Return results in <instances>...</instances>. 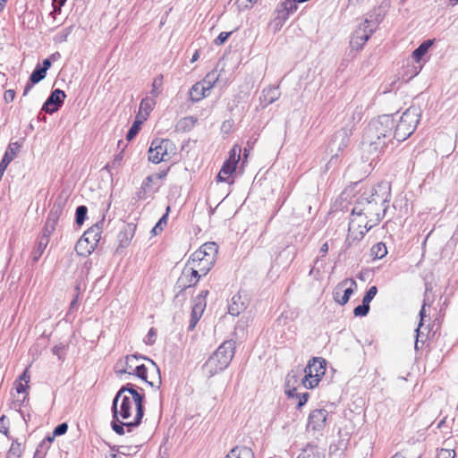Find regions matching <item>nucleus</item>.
Returning <instances> with one entry per match:
<instances>
[{"label":"nucleus","instance_id":"nucleus-57","mask_svg":"<svg viewBox=\"0 0 458 458\" xmlns=\"http://www.w3.org/2000/svg\"><path fill=\"white\" fill-rule=\"evenodd\" d=\"M55 436H52V437H47L46 438L43 439V441L40 443V445H38V447L37 448L36 450V453H35V458L38 457V454H39V448H42L47 443V444H51L54 440Z\"/></svg>","mask_w":458,"mask_h":458},{"label":"nucleus","instance_id":"nucleus-49","mask_svg":"<svg viewBox=\"0 0 458 458\" xmlns=\"http://www.w3.org/2000/svg\"><path fill=\"white\" fill-rule=\"evenodd\" d=\"M231 34L232 32H221L214 40V44L216 46L223 45L228 39Z\"/></svg>","mask_w":458,"mask_h":458},{"label":"nucleus","instance_id":"nucleus-27","mask_svg":"<svg viewBox=\"0 0 458 458\" xmlns=\"http://www.w3.org/2000/svg\"><path fill=\"white\" fill-rule=\"evenodd\" d=\"M297 458H325V454L318 446L308 445Z\"/></svg>","mask_w":458,"mask_h":458},{"label":"nucleus","instance_id":"nucleus-61","mask_svg":"<svg viewBox=\"0 0 458 458\" xmlns=\"http://www.w3.org/2000/svg\"><path fill=\"white\" fill-rule=\"evenodd\" d=\"M235 168H236V165H234L229 162H226V161L225 162V164L222 166L223 170H225L226 172L230 173L231 174L235 171Z\"/></svg>","mask_w":458,"mask_h":458},{"label":"nucleus","instance_id":"nucleus-10","mask_svg":"<svg viewBox=\"0 0 458 458\" xmlns=\"http://www.w3.org/2000/svg\"><path fill=\"white\" fill-rule=\"evenodd\" d=\"M353 208L356 209V213L367 216L371 224H378L386 211V208L377 206L362 194L357 199Z\"/></svg>","mask_w":458,"mask_h":458},{"label":"nucleus","instance_id":"nucleus-20","mask_svg":"<svg viewBox=\"0 0 458 458\" xmlns=\"http://www.w3.org/2000/svg\"><path fill=\"white\" fill-rule=\"evenodd\" d=\"M248 307V299L245 295L235 293L233 295L229 301L228 312L232 316H238L244 311Z\"/></svg>","mask_w":458,"mask_h":458},{"label":"nucleus","instance_id":"nucleus-14","mask_svg":"<svg viewBox=\"0 0 458 458\" xmlns=\"http://www.w3.org/2000/svg\"><path fill=\"white\" fill-rule=\"evenodd\" d=\"M208 294V290H203L200 292V293L193 300V305L191 310V321L189 328L192 330L199 320L200 319L206 306V298Z\"/></svg>","mask_w":458,"mask_h":458},{"label":"nucleus","instance_id":"nucleus-43","mask_svg":"<svg viewBox=\"0 0 458 458\" xmlns=\"http://www.w3.org/2000/svg\"><path fill=\"white\" fill-rule=\"evenodd\" d=\"M87 212H88V209H87V207H85V206H79L76 208L75 216H76V223L78 225L83 224V222L87 216Z\"/></svg>","mask_w":458,"mask_h":458},{"label":"nucleus","instance_id":"nucleus-38","mask_svg":"<svg viewBox=\"0 0 458 458\" xmlns=\"http://www.w3.org/2000/svg\"><path fill=\"white\" fill-rule=\"evenodd\" d=\"M12 403L11 406L13 409L18 410L21 408V404L27 400L28 396L21 395V394L12 393Z\"/></svg>","mask_w":458,"mask_h":458},{"label":"nucleus","instance_id":"nucleus-2","mask_svg":"<svg viewBox=\"0 0 458 458\" xmlns=\"http://www.w3.org/2000/svg\"><path fill=\"white\" fill-rule=\"evenodd\" d=\"M394 119L391 114H383L372 119L362 137V147L369 154L383 153L393 144Z\"/></svg>","mask_w":458,"mask_h":458},{"label":"nucleus","instance_id":"nucleus-5","mask_svg":"<svg viewBox=\"0 0 458 458\" xmlns=\"http://www.w3.org/2000/svg\"><path fill=\"white\" fill-rule=\"evenodd\" d=\"M420 109L416 106H411L403 112L400 116L398 123H394V139L398 142L405 140L415 131L420 122Z\"/></svg>","mask_w":458,"mask_h":458},{"label":"nucleus","instance_id":"nucleus-25","mask_svg":"<svg viewBox=\"0 0 458 458\" xmlns=\"http://www.w3.org/2000/svg\"><path fill=\"white\" fill-rule=\"evenodd\" d=\"M225 458H254V453L247 446L233 447Z\"/></svg>","mask_w":458,"mask_h":458},{"label":"nucleus","instance_id":"nucleus-50","mask_svg":"<svg viewBox=\"0 0 458 458\" xmlns=\"http://www.w3.org/2000/svg\"><path fill=\"white\" fill-rule=\"evenodd\" d=\"M455 453L450 449H441L437 455V458H454Z\"/></svg>","mask_w":458,"mask_h":458},{"label":"nucleus","instance_id":"nucleus-56","mask_svg":"<svg viewBox=\"0 0 458 458\" xmlns=\"http://www.w3.org/2000/svg\"><path fill=\"white\" fill-rule=\"evenodd\" d=\"M15 98V91L13 89H7L4 94V99L6 103H11Z\"/></svg>","mask_w":458,"mask_h":458},{"label":"nucleus","instance_id":"nucleus-32","mask_svg":"<svg viewBox=\"0 0 458 458\" xmlns=\"http://www.w3.org/2000/svg\"><path fill=\"white\" fill-rule=\"evenodd\" d=\"M94 250L95 247L89 244V242L81 237L75 245V250L81 256H88L91 254Z\"/></svg>","mask_w":458,"mask_h":458},{"label":"nucleus","instance_id":"nucleus-55","mask_svg":"<svg viewBox=\"0 0 458 458\" xmlns=\"http://www.w3.org/2000/svg\"><path fill=\"white\" fill-rule=\"evenodd\" d=\"M169 211H170V207H167L165 214H164L163 216L159 219V221L156 224V225H157V227H160V229L162 231L167 224Z\"/></svg>","mask_w":458,"mask_h":458},{"label":"nucleus","instance_id":"nucleus-26","mask_svg":"<svg viewBox=\"0 0 458 458\" xmlns=\"http://www.w3.org/2000/svg\"><path fill=\"white\" fill-rule=\"evenodd\" d=\"M280 97V92L278 87H268L266 88L262 92V102L265 103L266 106L270 105L276 101Z\"/></svg>","mask_w":458,"mask_h":458},{"label":"nucleus","instance_id":"nucleus-62","mask_svg":"<svg viewBox=\"0 0 458 458\" xmlns=\"http://www.w3.org/2000/svg\"><path fill=\"white\" fill-rule=\"evenodd\" d=\"M30 381V375L28 374V369H25V371L20 376L19 382H24L25 385H28Z\"/></svg>","mask_w":458,"mask_h":458},{"label":"nucleus","instance_id":"nucleus-22","mask_svg":"<svg viewBox=\"0 0 458 458\" xmlns=\"http://www.w3.org/2000/svg\"><path fill=\"white\" fill-rule=\"evenodd\" d=\"M104 223V217L99 223H97L93 226H91L89 229H88L81 238L85 239L89 244L94 246L96 248L98 242H99L101 238V233H102V227L100 225H103Z\"/></svg>","mask_w":458,"mask_h":458},{"label":"nucleus","instance_id":"nucleus-19","mask_svg":"<svg viewBox=\"0 0 458 458\" xmlns=\"http://www.w3.org/2000/svg\"><path fill=\"white\" fill-rule=\"evenodd\" d=\"M65 97V93L63 90L55 89L44 103L42 110L48 114L56 112L63 105Z\"/></svg>","mask_w":458,"mask_h":458},{"label":"nucleus","instance_id":"nucleus-30","mask_svg":"<svg viewBox=\"0 0 458 458\" xmlns=\"http://www.w3.org/2000/svg\"><path fill=\"white\" fill-rule=\"evenodd\" d=\"M219 76L220 75L216 70H212L201 81H199V83L202 84L203 88L209 92L215 86L216 82L219 80Z\"/></svg>","mask_w":458,"mask_h":458},{"label":"nucleus","instance_id":"nucleus-15","mask_svg":"<svg viewBox=\"0 0 458 458\" xmlns=\"http://www.w3.org/2000/svg\"><path fill=\"white\" fill-rule=\"evenodd\" d=\"M140 359H146V357L140 354H131L121 358L117 360L114 366L116 375L119 377H122L124 374L129 375V373L132 371V369L136 368L135 364L139 363Z\"/></svg>","mask_w":458,"mask_h":458},{"label":"nucleus","instance_id":"nucleus-40","mask_svg":"<svg viewBox=\"0 0 458 458\" xmlns=\"http://www.w3.org/2000/svg\"><path fill=\"white\" fill-rule=\"evenodd\" d=\"M242 148L241 147L235 145L230 151L229 158L226 160V162H229L234 165H237V163L240 160Z\"/></svg>","mask_w":458,"mask_h":458},{"label":"nucleus","instance_id":"nucleus-24","mask_svg":"<svg viewBox=\"0 0 458 458\" xmlns=\"http://www.w3.org/2000/svg\"><path fill=\"white\" fill-rule=\"evenodd\" d=\"M19 148H20V145L18 144V142L11 143L8 146V148H7L5 153H4V157H3V159L0 162V165H3V167H6L7 168L9 164L17 156Z\"/></svg>","mask_w":458,"mask_h":458},{"label":"nucleus","instance_id":"nucleus-35","mask_svg":"<svg viewBox=\"0 0 458 458\" xmlns=\"http://www.w3.org/2000/svg\"><path fill=\"white\" fill-rule=\"evenodd\" d=\"M370 251H371V256H373L374 259H378L384 258L387 254L386 246L383 242H378V243L375 244L371 248Z\"/></svg>","mask_w":458,"mask_h":458},{"label":"nucleus","instance_id":"nucleus-34","mask_svg":"<svg viewBox=\"0 0 458 458\" xmlns=\"http://www.w3.org/2000/svg\"><path fill=\"white\" fill-rule=\"evenodd\" d=\"M198 118L194 116H186L182 118L176 125V128L179 131H191L197 123Z\"/></svg>","mask_w":458,"mask_h":458},{"label":"nucleus","instance_id":"nucleus-33","mask_svg":"<svg viewBox=\"0 0 458 458\" xmlns=\"http://www.w3.org/2000/svg\"><path fill=\"white\" fill-rule=\"evenodd\" d=\"M327 251H328V243L325 242L320 247L319 256L316 259V260L314 262V267L310 271V276H315V275L319 274L320 267H317L316 266L320 265V267H323V264L321 263V259L326 257Z\"/></svg>","mask_w":458,"mask_h":458},{"label":"nucleus","instance_id":"nucleus-64","mask_svg":"<svg viewBox=\"0 0 458 458\" xmlns=\"http://www.w3.org/2000/svg\"><path fill=\"white\" fill-rule=\"evenodd\" d=\"M285 393L289 397H296V394H299L298 393H296V388L294 386H293V388L287 387Z\"/></svg>","mask_w":458,"mask_h":458},{"label":"nucleus","instance_id":"nucleus-3","mask_svg":"<svg viewBox=\"0 0 458 458\" xmlns=\"http://www.w3.org/2000/svg\"><path fill=\"white\" fill-rule=\"evenodd\" d=\"M234 352L235 342L233 340L225 341L204 363V373L212 377L225 369L233 358Z\"/></svg>","mask_w":458,"mask_h":458},{"label":"nucleus","instance_id":"nucleus-8","mask_svg":"<svg viewBox=\"0 0 458 458\" xmlns=\"http://www.w3.org/2000/svg\"><path fill=\"white\" fill-rule=\"evenodd\" d=\"M304 376L301 378L302 386L307 389L317 386L320 377L325 374V360L322 358H313L304 369Z\"/></svg>","mask_w":458,"mask_h":458},{"label":"nucleus","instance_id":"nucleus-39","mask_svg":"<svg viewBox=\"0 0 458 458\" xmlns=\"http://www.w3.org/2000/svg\"><path fill=\"white\" fill-rule=\"evenodd\" d=\"M162 84H163V76L162 75H159L154 79V81L152 82V89L150 90V95L152 98H156L157 97H158Z\"/></svg>","mask_w":458,"mask_h":458},{"label":"nucleus","instance_id":"nucleus-23","mask_svg":"<svg viewBox=\"0 0 458 458\" xmlns=\"http://www.w3.org/2000/svg\"><path fill=\"white\" fill-rule=\"evenodd\" d=\"M156 106V100L152 97H146L140 104L139 112L137 114L138 118L146 121Z\"/></svg>","mask_w":458,"mask_h":458},{"label":"nucleus","instance_id":"nucleus-47","mask_svg":"<svg viewBox=\"0 0 458 458\" xmlns=\"http://www.w3.org/2000/svg\"><path fill=\"white\" fill-rule=\"evenodd\" d=\"M136 226L134 225L128 224L125 226L124 231L120 233V237L124 235L126 237V242H129L132 238Z\"/></svg>","mask_w":458,"mask_h":458},{"label":"nucleus","instance_id":"nucleus-6","mask_svg":"<svg viewBox=\"0 0 458 458\" xmlns=\"http://www.w3.org/2000/svg\"><path fill=\"white\" fill-rule=\"evenodd\" d=\"M377 225V224H371L367 216L356 213V209L352 208L346 242L352 244L354 242L360 241L365 233Z\"/></svg>","mask_w":458,"mask_h":458},{"label":"nucleus","instance_id":"nucleus-36","mask_svg":"<svg viewBox=\"0 0 458 458\" xmlns=\"http://www.w3.org/2000/svg\"><path fill=\"white\" fill-rule=\"evenodd\" d=\"M144 122H145L144 120L138 118V116L136 115L135 121L133 122L131 127L130 128V130L126 135V139L128 140H132L138 134V132L140 129V126Z\"/></svg>","mask_w":458,"mask_h":458},{"label":"nucleus","instance_id":"nucleus-58","mask_svg":"<svg viewBox=\"0 0 458 458\" xmlns=\"http://www.w3.org/2000/svg\"><path fill=\"white\" fill-rule=\"evenodd\" d=\"M66 0H53L54 11L51 13V14L59 13L61 11V7L64 4Z\"/></svg>","mask_w":458,"mask_h":458},{"label":"nucleus","instance_id":"nucleus-51","mask_svg":"<svg viewBox=\"0 0 458 458\" xmlns=\"http://www.w3.org/2000/svg\"><path fill=\"white\" fill-rule=\"evenodd\" d=\"M155 176L153 174L148 175L142 183V190L146 191H149L151 190V184L155 182Z\"/></svg>","mask_w":458,"mask_h":458},{"label":"nucleus","instance_id":"nucleus-31","mask_svg":"<svg viewBox=\"0 0 458 458\" xmlns=\"http://www.w3.org/2000/svg\"><path fill=\"white\" fill-rule=\"evenodd\" d=\"M433 45V40L428 39L423 41L413 52L412 58L416 62H420L421 58L427 54L430 47Z\"/></svg>","mask_w":458,"mask_h":458},{"label":"nucleus","instance_id":"nucleus-44","mask_svg":"<svg viewBox=\"0 0 458 458\" xmlns=\"http://www.w3.org/2000/svg\"><path fill=\"white\" fill-rule=\"evenodd\" d=\"M156 340H157V330L154 327H151L148 330V332L144 339V343L147 345H153L156 343Z\"/></svg>","mask_w":458,"mask_h":458},{"label":"nucleus","instance_id":"nucleus-37","mask_svg":"<svg viewBox=\"0 0 458 458\" xmlns=\"http://www.w3.org/2000/svg\"><path fill=\"white\" fill-rule=\"evenodd\" d=\"M47 75V72H45V69L41 68L40 64H38L35 68V70L30 74V81L32 83H38L40 81H42Z\"/></svg>","mask_w":458,"mask_h":458},{"label":"nucleus","instance_id":"nucleus-52","mask_svg":"<svg viewBox=\"0 0 458 458\" xmlns=\"http://www.w3.org/2000/svg\"><path fill=\"white\" fill-rule=\"evenodd\" d=\"M309 396L310 394L307 392L296 394V397L299 400L297 404L298 409L301 408L308 402Z\"/></svg>","mask_w":458,"mask_h":458},{"label":"nucleus","instance_id":"nucleus-59","mask_svg":"<svg viewBox=\"0 0 458 458\" xmlns=\"http://www.w3.org/2000/svg\"><path fill=\"white\" fill-rule=\"evenodd\" d=\"M231 174L226 172L225 170H223L221 168L220 172L218 173L217 174V179L218 181L220 182H227L229 177H230Z\"/></svg>","mask_w":458,"mask_h":458},{"label":"nucleus","instance_id":"nucleus-18","mask_svg":"<svg viewBox=\"0 0 458 458\" xmlns=\"http://www.w3.org/2000/svg\"><path fill=\"white\" fill-rule=\"evenodd\" d=\"M328 412L325 409L314 410L310 413L307 428L312 431H320L326 426Z\"/></svg>","mask_w":458,"mask_h":458},{"label":"nucleus","instance_id":"nucleus-42","mask_svg":"<svg viewBox=\"0 0 458 458\" xmlns=\"http://www.w3.org/2000/svg\"><path fill=\"white\" fill-rule=\"evenodd\" d=\"M369 304L362 301V303L353 310V314L356 317H364L369 313Z\"/></svg>","mask_w":458,"mask_h":458},{"label":"nucleus","instance_id":"nucleus-53","mask_svg":"<svg viewBox=\"0 0 458 458\" xmlns=\"http://www.w3.org/2000/svg\"><path fill=\"white\" fill-rule=\"evenodd\" d=\"M29 387L28 385H25L21 382H16L15 383V393L21 394V395L28 396L27 388Z\"/></svg>","mask_w":458,"mask_h":458},{"label":"nucleus","instance_id":"nucleus-1","mask_svg":"<svg viewBox=\"0 0 458 458\" xmlns=\"http://www.w3.org/2000/svg\"><path fill=\"white\" fill-rule=\"evenodd\" d=\"M143 397L131 383L123 386L116 393L112 403L111 422L116 434L124 435V427L127 428V432H131L141 423L144 416Z\"/></svg>","mask_w":458,"mask_h":458},{"label":"nucleus","instance_id":"nucleus-54","mask_svg":"<svg viewBox=\"0 0 458 458\" xmlns=\"http://www.w3.org/2000/svg\"><path fill=\"white\" fill-rule=\"evenodd\" d=\"M68 426L66 423H61L54 429V436H61L66 433Z\"/></svg>","mask_w":458,"mask_h":458},{"label":"nucleus","instance_id":"nucleus-12","mask_svg":"<svg viewBox=\"0 0 458 458\" xmlns=\"http://www.w3.org/2000/svg\"><path fill=\"white\" fill-rule=\"evenodd\" d=\"M174 150V144L169 140L155 139L148 149V160L154 164H159L170 158Z\"/></svg>","mask_w":458,"mask_h":458},{"label":"nucleus","instance_id":"nucleus-45","mask_svg":"<svg viewBox=\"0 0 458 458\" xmlns=\"http://www.w3.org/2000/svg\"><path fill=\"white\" fill-rule=\"evenodd\" d=\"M377 293V288L373 285L371 287H369V289L366 292L362 301L364 302H367V303H370V301L374 299V297L376 296Z\"/></svg>","mask_w":458,"mask_h":458},{"label":"nucleus","instance_id":"nucleus-11","mask_svg":"<svg viewBox=\"0 0 458 458\" xmlns=\"http://www.w3.org/2000/svg\"><path fill=\"white\" fill-rule=\"evenodd\" d=\"M362 195L379 207L388 208L391 197V186L388 182H381L366 189Z\"/></svg>","mask_w":458,"mask_h":458},{"label":"nucleus","instance_id":"nucleus-46","mask_svg":"<svg viewBox=\"0 0 458 458\" xmlns=\"http://www.w3.org/2000/svg\"><path fill=\"white\" fill-rule=\"evenodd\" d=\"M298 377L299 376L294 370H292L290 373H288L286 376V387L294 386V385L298 382Z\"/></svg>","mask_w":458,"mask_h":458},{"label":"nucleus","instance_id":"nucleus-29","mask_svg":"<svg viewBox=\"0 0 458 458\" xmlns=\"http://www.w3.org/2000/svg\"><path fill=\"white\" fill-rule=\"evenodd\" d=\"M57 220L58 216H56V214L50 213L46 221L41 236L49 239L50 235L55 229Z\"/></svg>","mask_w":458,"mask_h":458},{"label":"nucleus","instance_id":"nucleus-41","mask_svg":"<svg viewBox=\"0 0 458 458\" xmlns=\"http://www.w3.org/2000/svg\"><path fill=\"white\" fill-rule=\"evenodd\" d=\"M21 454V446L17 441H13L7 454V458H19Z\"/></svg>","mask_w":458,"mask_h":458},{"label":"nucleus","instance_id":"nucleus-28","mask_svg":"<svg viewBox=\"0 0 458 458\" xmlns=\"http://www.w3.org/2000/svg\"><path fill=\"white\" fill-rule=\"evenodd\" d=\"M209 92L203 88L202 84L197 82L191 87L190 90V98L193 102H199L206 98Z\"/></svg>","mask_w":458,"mask_h":458},{"label":"nucleus","instance_id":"nucleus-13","mask_svg":"<svg viewBox=\"0 0 458 458\" xmlns=\"http://www.w3.org/2000/svg\"><path fill=\"white\" fill-rule=\"evenodd\" d=\"M357 288V283L352 278L340 282L333 291L334 301L340 305H344L350 300Z\"/></svg>","mask_w":458,"mask_h":458},{"label":"nucleus","instance_id":"nucleus-21","mask_svg":"<svg viewBox=\"0 0 458 458\" xmlns=\"http://www.w3.org/2000/svg\"><path fill=\"white\" fill-rule=\"evenodd\" d=\"M296 0H285L276 9V21L279 23L284 22L290 16L291 13L297 10Z\"/></svg>","mask_w":458,"mask_h":458},{"label":"nucleus","instance_id":"nucleus-7","mask_svg":"<svg viewBox=\"0 0 458 458\" xmlns=\"http://www.w3.org/2000/svg\"><path fill=\"white\" fill-rule=\"evenodd\" d=\"M148 362V365L140 363L135 364V369H132V371L129 373V375L136 376L142 381L146 382L150 386L159 387L161 385V377L159 368L156 364L154 360L149 358L142 359Z\"/></svg>","mask_w":458,"mask_h":458},{"label":"nucleus","instance_id":"nucleus-16","mask_svg":"<svg viewBox=\"0 0 458 458\" xmlns=\"http://www.w3.org/2000/svg\"><path fill=\"white\" fill-rule=\"evenodd\" d=\"M354 130L353 124H346L344 127L337 131L331 141L332 148H335L338 151L344 150L349 143L350 137Z\"/></svg>","mask_w":458,"mask_h":458},{"label":"nucleus","instance_id":"nucleus-48","mask_svg":"<svg viewBox=\"0 0 458 458\" xmlns=\"http://www.w3.org/2000/svg\"><path fill=\"white\" fill-rule=\"evenodd\" d=\"M49 243V239L40 236L37 247V253L40 256Z\"/></svg>","mask_w":458,"mask_h":458},{"label":"nucleus","instance_id":"nucleus-63","mask_svg":"<svg viewBox=\"0 0 458 458\" xmlns=\"http://www.w3.org/2000/svg\"><path fill=\"white\" fill-rule=\"evenodd\" d=\"M35 83H32V81H30V79L29 80V81L27 82L25 88H24V90H23V96H27L28 93L30 91V89L33 88Z\"/></svg>","mask_w":458,"mask_h":458},{"label":"nucleus","instance_id":"nucleus-9","mask_svg":"<svg viewBox=\"0 0 458 458\" xmlns=\"http://www.w3.org/2000/svg\"><path fill=\"white\" fill-rule=\"evenodd\" d=\"M378 23V21L373 19L372 16L366 18L353 32L350 41L351 47L355 50L361 49L371 34L377 30Z\"/></svg>","mask_w":458,"mask_h":458},{"label":"nucleus","instance_id":"nucleus-17","mask_svg":"<svg viewBox=\"0 0 458 458\" xmlns=\"http://www.w3.org/2000/svg\"><path fill=\"white\" fill-rule=\"evenodd\" d=\"M200 277L201 276L186 263L176 285L179 289L183 291L192 285H195Z\"/></svg>","mask_w":458,"mask_h":458},{"label":"nucleus","instance_id":"nucleus-4","mask_svg":"<svg viewBox=\"0 0 458 458\" xmlns=\"http://www.w3.org/2000/svg\"><path fill=\"white\" fill-rule=\"evenodd\" d=\"M217 252L218 246L216 242H206L191 255L187 264L201 276H206L214 266Z\"/></svg>","mask_w":458,"mask_h":458},{"label":"nucleus","instance_id":"nucleus-60","mask_svg":"<svg viewBox=\"0 0 458 458\" xmlns=\"http://www.w3.org/2000/svg\"><path fill=\"white\" fill-rule=\"evenodd\" d=\"M52 352L55 355H56L58 357L59 360H62L64 345H62V344L55 345L52 349Z\"/></svg>","mask_w":458,"mask_h":458}]
</instances>
